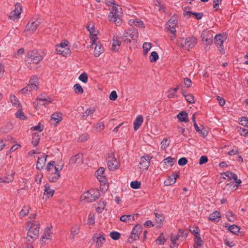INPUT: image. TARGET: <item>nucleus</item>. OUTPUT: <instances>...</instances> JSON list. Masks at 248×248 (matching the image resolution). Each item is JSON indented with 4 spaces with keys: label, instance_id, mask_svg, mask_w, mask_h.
<instances>
[{
    "label": "nucleus",
    "instance_id": "nucleus-20",
    "mask_svg": "<svg viewBox=\"0 0 248 248\" xmlns=\"http://www.w3.org/2000/svg\"><path fill=\"white\" fill-rule=\"evenodd\" d=\"M39 24L40 23L37 20H31L27 25L25 31H33L36 30Z\"/></svg>",
    "mask_w": 248,
    "mask_h": 248
},
{
    "label": "nucleus",
    "instance_id": "nucleus-24",
    "mask_svg": "<svg viewBox=\"0 0 248 248\" xmlns=\"http://www.w3.org/2000/svg\"><path fill=\"white\" fill-rule=\"evenodd\" d=\"M94 55L98 57L104 51V48L100 42L98 41L95 44Z\"/></svg>",
    "mask_w": 248,
    "mask_h": 248
},
{
    "label": "nucleus",
    "instance_id": "nucleus-26",
    "mask_svg": "<svg viewBox=\"0 0 248 248\" xmlns=\"http://www.w3.org/2000/svg\"><path fill=\"white\" fill-rule=\"evenodd\" d=\"M44 194L43 199L46 197L49 198L53 196L54 193V190L50 188V186L48 184H46L45 186Z\"/></svg>",
    "mask_w": 248,
    "mask_h": 248
},
{
    "label": "nucleus",
    "instance_id": "nucleus-55",
    "mask_svg": "<svg viewBox=\"0 0 248 248\" xmlns=\"http://www.w3.org/2000/svg\"><path fill=\"white\" fill-rule=\"evenodd\" d=\"M185 98L187 102L190 104H193L195 102L194 96L192 94H186L185 95Z\"/></svg>",
    "mask_w": 248,
    "mask_h": 248
},
{
    "label": "nucleus",
    "instance_id": "nucleus-59",
    "mask_svg": "<svg viewBox=\"0 0 248 248\" xmlns=\"http://www.w3.org/2000/svg\"><path fill=\"white\" fill-rule=\"evenodd\" d=\"M104 124L103 122H100L97 123L94 125V128L97 130V131H101L104 128Z\"/></svg>",
    "mask_w": 248,
    "mask_h": 248
},
{
    "label": "nucleus",
    "instance_id": "nucleus-8",
    "mask_svg": "<svg viewBox=\"0 0 248 248\" xmlns=\"http://www.w3.org/2000/svg\"><path fill=\"white\" fill-rule=\"evenodd\" d=\"M106 161L108 168L110 170H115L119 167V163L112 152L107 154Z\"/></svg>",
    "mask_w": 248,
    "mask_h": 248
},
{
    "label": "nucleus",
    "instance_id": "nucleus-3",
    "mask_svg": "<svg viewBox=\"0 0 248 248\" xmlns=\"http://www.w3.org/2000/svg\"><path fill=\"white\" fill-rule=\"evenodd\" d=\"M46 53L44 50H30L27 53L25 59L28 63L37 64L43 60Z\"/></svg>",
    "mask_w": 248,
    "mask_h": 248
},
{
    "label": "nucleus",
    "instance_id": "nucleus-31",
    "mask_svg": "<svg viewBox=\"0 0 248 248\" xmlns=\"http://www.w3.org/2000/svg\"><path fill=\"white\" fill-rule=\"evenodd\" d=\"M155 216L156 226L157 228H160L162 226V222L164 221L165 217L163 215L158 214L157 213H155Z\"/></svg>",
    "mask_w": 248,
    "mask_h": 248
},
{
    "label": "nucleus",
    "instance_id": "nucleus-18",
    "mask_svg": "<svg viewBox=\"0 0 248 248\" xmlns=\"http://www.w3.org/2000/svg\"><path fill=\"white\" fill-rule=\"evenodd\" d=\"M105 169L103 167L99 168L95 172V175L98 180L102 184L105 185L107 182L104 173Z\"/></svg>",
    "mask_w": 248,
    "mask_h": 248
},
{
    "label": "nucleus",
    "instance_id": "nucleus-50",
    "mask_svg": "<svg viewBox=\"0 0 248 248\" xmlns=\"http://www.w3.org/2000/svg\"><path fill=\"white\" fill-rule=\"evenodd\" d=\"M16 118L21 120H24L26 118V116L21 109H18L16 113Z\"/></svg>",
    "mask_w": 248,
    "mask_h": 248
},
{
    "label": "nucleus",
    "instance_id": "nucleus-42",
    "mask_svg": "<svg viewBox=\"0 0 248 248\" xmlns=\"http://www.w3.org/2000/svg\"><path fill=\"white\" fill-rule=\"evenodd\" d=\"M106 205V203L104 201H99L98 206L96 207V211L98 213H101L105 209Z\"/></svg>",
    "mask_w": 248,
    "mask_h": 248
},
{
    "label": "nucleus",
    "instance_id": "nucleus-45",
    "mask_svg": "<svg viewBox=\"0 0 248 248\" xmlns=\"http://www.w3.org/2000/svg\"><path fill=\"white\" fill-rule=\"evenodd\" d=\"M40 138L38 134H34L32 138V143L34 146H36L40 141Z\"/></svg>",
    "mask_w": 248,
    "mask_h": 248
},
{
    "label": "nucleus",
    "instance_id": "nucleus-19",
    "mask_svg": "<svg viewBox=\"0 0 248 248\" xmlns=\"http://www.w3.org/2000/svg\"><path fill=\"white\" fill-rule=\"evenodd\" d=\"M21 10L22 8L21 4L19 3L16 4L15 8L14 10L10 13L9 18L13 20H15L16 19H18L20 17Z\"/></svg>",
    "mask_w": 248,
    "mask_h": 248
},
{
    "label": "nucleus",
    "instance_id": "nucleus-34",
    "mask_svg": "<svg viewBox=\"0 0 248 248\" xmlns=\"http://www.w3.org/2000/svg\"><path fill=\"white\" fill-rule=\"evenodd\" d=\"M135 215H123L120 217V220L124 222H130L135 219Z\"/></svg>",
    "mask_w": 248,
    "mask_h": 248
},
{
    "label": "nucleus",
    "instance_id": "nucleus-29",
    "mask_svg": "<svg viewBox=\"0 0 248 248\" xmlns=\"http://www.w3.org/2000/svg\"><path fill=\"white\" fill-rule=\"evenodd\" d=\"M180 237V234H177L176 235H174L173 234H171L170 235V241L171 243V245L170 247L172 248H177L178 246V244L177 243V241L179 238Z\"/></svg>",
    "mask_w": 248,
    "mask_h": 248
},
{
    "label": "nucleus",
    "instance_id": "nucleus-57",
    "mask_svg": "<svg viewBox=\"0 0 248 248\" xmlns=\"http://www.w3.org/2000/svg\"><path fill=\"white\" fill-rule=\"evenodd\" d=\"M223 175L228 178L229 180L234 179V176L236 174L230 171H226L223 173Z\"/></svg>",
    "mask_w": 248,
    "mask_h": 248
},
{
    "label": "nucleus",
    "instance_id": "nucleus-23",
    "mask_svg": "<svg viewBox=\"0 0 248 248\" xmlns=\"http://www.w3.org/2000/svg\"><path fill=\"white\" fill-rule=\"evenodd\" d=\"M47 155H42L38 157V160L36 163V169L41 170L43 169L45 164Z\"/></svg>",
    "mask_w": 248,
    "mask_h": 248
},
{
    "label": "nucleus",
    "instance_id": "nucleus-38",
    "mask_svg": "<svg viewBox=\"0 0 248 248\" xmlns=\"http://www.w3.org/2000/svg\"><path fill=\"white\" fill-rule=\"evenodd\" d=\"M203 245V241H202L200 235L194 237V248H200V247Z\"/></svg>",
    "mask_w": 248,
    "mask_h": 248
},
{
    "label": "nucleus",
    "instance_id": "nucleus-53",
    "mask_svg": "<svg viewBox=\"0 0 248 248\" xmlns=\"http://www.w3.org/2000/svg\"><path fill=\"white\" fill-rule=\"evenodd\" d=\"M170 144V141L167 139H164L161 142V148L163 150L166 149L169 146Z\"/></svg>",
    "mask_w": 248,
    "mask_h": 248
},
{
    "label": "nucleus",
    "instance_id": "nucleus-64",
    "mask_svg": "<svg viewBox=\"0 0 248 248\" xmlns=\"http://www.w3.org/2000/svg\"><path fill=\"white\" fill-rule=\"evenodd\" d=\"M241 124L248 127V119L247 117H242L240 119Z\"/></svg>",
    "mask_w": 248,
    "mask_h": 248
},
{
    "label": "nucleus",
    "instance_id": "nucleus-41",
    "mask_svg": "<svg viewBox=\"0 0 248 248\" xmlns=\"http://www.w3.org/2000/svg\"><path fill=\"white\" fill-rule=\"evenodd\" d=\"M10 99L13 106L15 107H20L21 106L18 99L14 95H11Z\"/></svg>",
    "mask_w": 248,
    "mask_h": 248
},
{
    "label": "nucleus",
    "instance_id": "nucleus-37",
    "mask_svg": "<svg viewBox=\"0 0 248 248\" xmlns=\"http://www.w3.org/2000/svg\"><path fill=\"white\" fill-rule=\"evenodd\" d=\"M97 32L94 31H91L90 34V40L91 43H92L91 46H93L94 44L97 43Z\"/></svg>",
    "mask_w": 248,
    "mask_h": 248
},
{
    "label": "nucleus",
    "instance_id": "nucleus-52",
    "mask_svg": "<svg viewBox=\"0 0 248 248\" xmlns=\"http://www.w3.org/2000/svg\"><path fill=\"white\" fill-rule=\"evenodd\" d=\"M78 79L82 81L83 82L86 83L88 82V75L86 73H83L78 77Z\"/></svg>",
    "mask_w": 248,
    "mask_h": 248
},
{
    "label": "nucleus",
    "instance_id": "nucleus-17",
    "mask_svg": "<svg viewBox=\"0 0 248 248\" xmlns=\"http://www.w3.org/2000/svg\"><path fill=\"white\" fill-rule=\"evenodd\" d=\"M226 39V37L225 35H222L220 34L216 35L215 37V44L218 46L217 47L222 54H224L225 53L223 48V44Z\"/></svg>",
    "mask_w": 248,
    "mask_h": 248
},
{
    "label": "nucleus",
    "instance_id": "nucleus-25",
    "mask_svg": "<svg viewBox=\"0 0 248 248\" xmlns=\"http://www.w3.org/2000/svg\"><path fill=\"white\" fill-rule=\"evenodd\" d=\"M143 122V118L142 115H138L133 123L134 129L135 131L138 130Z\"/></svg>",
    "mask_w": 248,
    "mask_h": 248
},
{
    "label": "nucleus",
    "instance_id": "nucleus-49",
    "mask_svg": "<svg viewBox=\"0 0 248 248\" xmlns=\"http://www.w3.org/2000/svg\"><path fill=\"white\" fill-rule=\"evenodd\" d=\"M110 237L114 240H117L120 238V233L117 232L113 231L109 234Z\"/></svg>",
    "mask_w": 248,
    "mask_h": 248
},
{
    "label": "nucleus",
    "instance_id": "nucleus-28",
    "mask_svg": "<svg viewBox=\"0 0 248 248\" xmlns=\"http://www.w3.org/2000/svg\"><path fill=\"white\" fill-rule=\"evenodd\" d=\"M52 235L51 229L50 228H46L44 230V232L43 234L41 237V241L43 242H45V241L44 240H49L51 239Z\"/></svg>",
    "mask_w": 248,
    "mask_h": 248
},
{
    "label": "nucleus",
    "instance_id": "nucleus-48",
    "mask_svg": "<svg viewBox=\"0 0 248 248\" xmlns=\"http://www.w3.org/2000/svg\"><path fill=\"white\" fill-rule=\"evenodd\" d=\"M151 47L152 44L151 43H144L142 46L144 53L147 54L151 48Z\"/></svg>",
    "mask_w": 248,
    "mask_h": 248
},
{
    "label": "nucleus",
    "instance_id": "nucleus-63",
    "mask_svg": "<svg viewBox=\"0 0 248 248\" xmlns=\"http://www.w3.org/2000/svg\"><path fill=\"white\" fill-rule=\"evenodd\" d=\"M222 0H214L213 1V8L216 10L219 9V5L221 3Z\"/></svg>",
    "mask_w": 248,
    "mask_h": 248
},
{
    "label": "nucleus",
    "instance_id": "nucleus-9",
    "mask_svg": "<svg viewBox=\"0 0 248 248\" xmlns=\"http://www.w3.org/2000/svg\"><path fill=\"white\" fill-rule=\"evenodd\" d=\"M38 89V78L35 76L32 77L29 81V84L24 88L20 91L24 94H28L31 91H36Z\"/></svg>",
    "mask_w": 248,
    "mask_h": 248
},
{
    "label": "nucleus",
    "instance_id": "nucleus-15",
    "mask_svg": "<svg viewBox=\"0 0 248 248\" xmlns=\"http://www.w3.org/2000/svg\"><path fill=\"white\" fill-rule=\"evenodd\" d=\"M63 164H57L55 166V172H52L49 176V180L51 182L55 183L60 178V172L62 169Z\"/></svg>",
    "mask_w": 248,
    "mask_h": 248
},
{
    "label": "nucleus",
    "instance_id": "nucleus-36",
    "mask_svg": "<svg viewBox=\"0 0 248 248\" xmlns=\"http://www.w3.org/2000/svg\"><path fill=\"white\" fill-rule=\"evenodd\" d=\"M176 183L175 177L171 174L164 181V185L166 186H169L173 185Z\"/></svg>",
    "mask_w": 248,
    "mask_h": 248
},
{
    "label": "nucleus",
    "instance_id": "nucleus-61",
    "mask_svg": "<svg viewBox=\"0 0 248 248\" xmlns=\"http://www.w3.org/2000/svg\"><path fill=\"white\" fill-rule=\"evenodd\" d=\"M118 95L117 94L115 91H113L111 92L109 98L110 100L114 101L117 98Z\"/></svg>",
    "mask_w": 248,
    "mask_h": 248
},
{
    "label": "nucleus",
    "instance_id": "nucleus-7",
    "mask_svg": "<svg viewBox=\"0 0 248 248\" xmlns=\"http://www.w3.org/2000/svg\"><path fill=\"white\" fill-rule=\"evenodd\" d=\"M68 44L69 43L67 41H64V42L57 45L56 46L57 53L61 54L64 57L69 56L71 54V51Z\"/></svg>",
    "mask_w": 248,
    "mask_h": 248
},
{
    "label": "nucleus",
    "instance_id": "nucleus-6",
    "mask_svg": "<svg viewBox=\"0 0 248 248\" xmlns=\"http://www.w3.org/2000/svg\"><path fill=\"white\" fill-rule=\"evenodd\" d=\"M139 36L138 30L132 28L128 29L124 31L123 34L122 39L126 43H130L131 40L136 41Z\"/></svg>",
    "mask_w": 248,
    "mask_h": 248
},
{
    "label": "nucleus",
    "instance_id": "nucleus-4",
    "mask_svg": "<svg viewBox=\"0 0 248 248\" xmlns=\"http://www.w3.org/2000/svg\"><path fill=\"white\" fill-rule=\"evenodd\" d=\"M100 196V192L98 189L92 188L81 196L80 200L85 202H92L99 199Z\"/></svg>",
    "mask_w": 248,
    "mask_h": 248
},
{
    "label": "nucleus",
    "instance_id": "nucleus-11",
    "mask_svg": "<svg viewBox=\"0 0 248 248\" xmlns=\"http://www.w3.org/2000/svg\"><path fill=\"white\" fill-rule=\"evenodd\" d=\"M52 102V100L49 98H45L42 95L37 97L33 103V106L36 109L39 108L42 106H47Z\"/></svg>",
    "mask_w": 248,
    "mask_h": 248
},
{
    "label": "nucleus",
    "instance_id": "nucleus-60",
    "mask_svg": "<svg viewBox=\"0 0 248 248\" xmlns=\"http://www.w3.org/2000/svg\"><path fill=\"white\" fill-rule=\"evenodd\" d=\"M31 129L32 131H38L39 132H41L43 130V128L41 126L40 123H39L37 125L31 127Z\"/></svg>",
    "mask_w": 248,
    "mask_h": 248
},
{
    "label": "nucleus",
    "instance_id": "nucleus-58",
    "mask_svg": "<svg viewBox=\"0 0 248 248\" xmlns=\"http://www.w3.org/2000/svg\"><path fill=\"white\" fill-rule=\"evenodd\" d=\"M141 183L137 181H132L130 183V186L133 189H138L140 186Z\"/></svg>",
    "mask_w": 248,
    "mask_h": 248
},
{
    "label": "nucleus",
    "instance_id": "nucleus-62",
    "mask_svg": "<svg viewBox=\"0 0 248 248\" xmlns=\"http://www.w3.org/2000/svg\"><path fill=\"white\" fill-rule=\"evenodd\" d=\"M187 160L186 157H181L178 160V164L180 166H183L186 164Z\"/></svg>",
    "mask_w": 248,
    "mask_h": 248
},
{
    "label": "nucleus",
    "instance_id": "nucleus-39",
    "mask_svg": "<svg viewBox=\"0 0 248 248\" xmlns=\"http://www.w3.org/2000/svg\"><path fill=\"white\" fill-rule=\"evenodd\" d=\"M13 175L12 174H8L4 178H0V183H9L13 181Z\"/></svg>",
    "mask_w": 248,
    "mask_h": 248
},
{
    "label": "nucleus",
    "instance_id": "nucleus-12",
    "mask_svg": "<svg viewBox=\"0 0 248 248\" xmlns=\"http://www.w3.org/2000/svg\"><path fill=\"white\" fill-rule=\"evenodd\" d=\"M202 41L206 46H210L213 43V34L211 31L204 30L201 34Z\"/></svg>",
    "mask_w": 248,
    "mask_h": 248
},
{
    "label": "nucleus",
    "instance_id": "nucleus-32",
    "mask_svg": "<svg viewBox=\"0 0 248 248\" xmlns=\"http://www.w3.org/2000/svg\"><path fill=\"white\" fill-rule=\"evenodd\" d=\"M79 226L78 225H76L72 227L71 229V233L70 238L71 239H73L75 238V236L79 233Z\"/></svg>",
    "mask_w": 248,
    "mask_h": 248
},
{
    "label": "nucleus",
    "instance_id": "nucleus-46",
    "mask_svg": "<svg viewBox=\"0 0 248 248\" xmlns=\"http://www.w3.org/2000/svg\"><path fill=\"white\" fill-rule=\"evenodd\" d=\"M88 224L93 225L95 223V215L93 213H90L88 217Z\"/></svg>",
    "mask_w": 248,
    "mask_h": 248
},
{
    "label": "nucleus",
    "instance_id": "nucleus-51",
    "mask_svg": "<svg viewBox=\"0 0 248 248\" xmlns=\"http://www.w3.org/2000/svg\"><path fill=\"white\" fill-rule=\"evenodd\" d=\"M74 89L77 93H83V90L79 84H76L74 86Z\"/></svg>",
    "mask_w": 248,
    "mask_h": 248
},
{
    "label": "nucleus",
    "instance_id": "nucleus-16",
    "mask_svg": "<svg viewBox=\"0 0 248 248\" xmlns=\"http://www.w3.org/2000/svg\"><path fill=\"white\" fill-rule=\"evenodd\" d=\"M152 157L148 155H145L142 156L140 158V161L139 163V168L140 169L147 170L150 166V160Z\"/></svg>",
    "mask_w": 248,
    "mask_h": 248
},
{
    "label": "nucleus",
    "instance_id": "nucleus-21",
    "mask_svg": "<svg viewBox=\"0 0 248 248\" xmlns=\"http://www.w3.org/2000/svg\"><path fill=\"white\" fill-rule=\"evenodd\" d=\"M121 42L120 40V37L118 35H114L112 40V45L111 50L114 51H117L120 49Z\"/></svg>",
    "mask_w": 248,
    "mask_h": 248
},
{
    "label": "nucleus",
    "instance_id": "nucleus-56",
    "mask_svg": "<svg viewBox=\"0 0 248 248\" xmlns=\"http://www.w3.org/2000/svg\"><path fill=\"white\" fill-rule=\"evenodd\" d=\"M95 111V109L93 107H91L86 109L85 111L86 117L91 116Z\"/></svg>",
    "mask_w": 248,
    "mask_h": 248
},
{
    "label": "nucleus",
    "instance_id": "nucleus-1",
    "mask_svg": "<svg viewBox=\"0 0 248 248\" xmlns=\"http://www.w3.org/2000/svg\"><path fill=\"white\" fill-rule=\"evenodd\" d=\"M26 228L28 230L26 237L27 244L23 245L21 248H33L31 243L39 236L40 224L38 222H31L28 221Z\"/></svg>",
    "mask_w": 248,
    "mask_h": 248
},
{
    "label": "nucleus",
    "instance_id": "nucleus-30",
    "mask_svg": "<svg viewBox=\"0 0 248 248\" xmlns=\"http://www.w3.org/2000/svg\"><path fill=\"white\" fill-rule=\"evenodd\" d=\"M177 117L180 122H187L188 121L187 114L184 111L179 112L177 114Z\"/></svg>",
    "mask_w": 248,
    "mask_h": 248
},
{
    "label": "nucleus",
    "instance_id": "nucleus-33",
    "mask_svg": "<svg viewBox=\"0 0 248 248\" xmlns=\"http://www.w3.org/2000/svg\"><path fill=\"white\" fill-rule=\"evenodd\" d=\"M221 217L220 213L219 212L216 211L211 213L209 216V219L214 221H219V219Z\"/></svg>",
    "mask_w": 248,
    "mask_h": 248
},
{
    "label": "nucleus",
    "instance_id": "nucleus-44",
    "mask_svg": "<svg viewBox=\"0 0 248 248\" xmlns=\"http://www.w3.org/2000/svg\"><path fill=\"white\" fill-rule=\"evenodd\" d=\"M240 229L239 226L234 224L230 225L228 227V230L230 231L231 232L235 234H236L239 232Z\"/></svg>",
    "mask_w": 248,
    "mask_h": 248
},
{
    "label": "nucleus",
    "instance_id": "nucleus-35",
    "mask_svg": "<svg viewBox=\"0 0 248 248\" xmlns=\"http://www.w3.org/2000/svg\"><path fill=\"white\" fill-rule=\"evenodd\" d=\"M30 207L29 206H24L19 213V216L20 218H23L27 216L29 212Z\"/></svg>",
    "mask_w": 248,
    "mask_h": 248
},
{
    "label": "nucleus",
    "instance_id": "nucleus-13",
    "mask_svg": "<svg viewBox=\"0 0 248 248\" xmlns=\"http://www.w3.org/2000/svg\"><path fill=\"white\" fill-rule=\"evenodd\" d=\"M177 25V19L176 16H172L166 24V29L173 36H175L176 32V27Z\"/></svg>",
    "mask_w": 248,
    "mask_h": 248
},
{
    "label": "nucleus",
    "instance_id": "nucleus-40",
    "mask_svg": "<svg viewBox=\"0 0 248 248\" xmlns=\"http://www.w3.org/2000/svg\"><path fill=\"white\" fill-rule=\"evenodd\" d=\"M166 240L167 239L164 236L163 233H160L159 236L156 238L155 241L157 244L159 245H162L164 244Z\"/></svg>",
    "mask_w": 248,
    "mask_h": 248
},
{
    "label": "nucleus",
    "instance_id": "nucleus-54",
    "mask_svg": "<svg viewBox=\"0 0 248 248\" xmlns=\"http://www.w3.org/2000/svg\"><path fill=\"white\" fill-rule=\"evenodd\" d=\"M174 160V158L169 156L164 159L163 162L166 165H170V166H172Z\"/></svg>",
    "mask_w": 248,
    "mask_h": 248
},
{
    "label": "nucleus",
    "instance_id": "nucleus-14",
    "mask_svg": "<svg viewBox=\"0 0 248 248\" xmlns=\"http://www.w3.org/2000/svg\"><path fill=\"white\" fill-rule=\"evenodd\" d=\"M93 239L95 242L96 248H102L106 243V235L104 233H95L93 236Z\"/></svg>",
    "mask_w": 248,
    "mask_h": 248
},
{
    "label": "nucleus",
    "instance_id": "nucleus-5",
    "mask_svg": "<svg viewBox=\"0 0 248 248\" xmlns=\"http://www.w3.org/2000/svg\"><path fill=\"white\" fill-rule=\"evenodd\" d=\"M197 43V38L194 36L182 38L178 40L179 45L186 50L192 48L196 45Z\"/></svg>",
    "mask_w": 248,
    "mask_h": 248
},
{
    "label": "nucleus",
    "instance_id": "nucleus-43",
    "mask_svg": "<svg viewBox=\"0 0 248 248\" xmlns=\"http://www.w3.org/2000/svg\"><path fill=\"white\" fill-rule=\"evenodd\" d=\"M185 15H188L189 16H190L191 15H193L197 19H201L202 16L203 14L201 13H194L191 11H187L186 12Z\"/></svg>",
    "mask_w": 248,
    "mask_h": 248
},
{
    "label": "nucleus",
    "instance_id": "nucleus-10",
    "mask_svg": "<svg viewBox=\"0 0 248 248\" xmlns=\"http://www.w3.org/2000/svg\"><path fill=\"white\" fill-rule=\"evenodd\" d=\"M142 232V227L139 225H136L132 230L131 236L128 238L127 241L132 243L134 241L138 240Z\"/></svg>",
    "mask_w": 248,
    "mask_h": 248
},
{
    "label": "nucleus",
    "instance_id": "nucleus-27",
    "mask_svg": "<svg viewBox=\"0 0 248 248\" xmlns=\"http://www.w3.org/2000/svg\"><path fill=\"white\" fill-rule=\"evenodd\" d=\"M62 120V114L54 113L51 116V123L52 124H56Z\"/></svg>",
    "mask_w": 248,
    "mask_h": 248
},
{
    "label": "nucleus",
    "instance_id": "nucleus-22",
    "mask_svg": "<svg viewBox=\"0 0 248 248\" xmlns=\"http://www.w3.org/2000/svg\"><path fill=\"white\" fill-rule=\"evenodd\" d=\"M129 24L134 27H139L140 28H144V24L142 20L138 18H133L129 20Z\"/></svg>",
    "mask_w": 248,
    "mask_h": 248
},
{
    "label": "nucleus",
    "instance_id": "nucleus-2",
    "mask_svg": "<svg viewBox=\"0 0 248 248\" xmlns=\"http://www.w3.org/2000/svg\"><path fill=\"white\" fill-rule=\"evenodd\" d=\"M105 3L108 6L112 5L108 16L109 21L114 22L117 26H121L122 23L121 8L118 5L114 3V0H105Z\"/></svg>",
    "mask_w": 248,
    "mask_h": 248
},
{
    "label": "nucleus",
    "instance_id": "nucleus-47",
    "mask_svg": "<svg viewBox=\"0 0 248 248\" xmlns=\"http://www.w3.org/2000/svg\"><path fill=\"white\" fill-rule=\"evenodd\" d=\"M158 59V55L155 51H153L150 55V60L151 62H155Z\"/></svg>",
    "mask_w": 248,
    "mask_h": 248
}]
</instances>
